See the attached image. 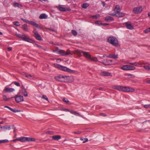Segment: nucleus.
I'll return each mask as SVG.
<instances>
[{
	"label": "nucleus",
	"mask_w": 150,
	"mask_h": 150,
	"mask_svg": "<svg viewBox=\"0 0 150 150\" xmlns=\"http://www.w3.org/2000/svg\"><path fill=\"white\" fill-rule=\"evenodd\" d=\"M35 37L36 38L39 40H42V39L40 36V35L38 33L36 35H35Z\"/></svg>",
	"instance_id": "24"
},
{
	"label": "nucleus",
	"mask_w": 150,
	"mask_h": 150,
	"mask_svg": "<svg viewBox=\"0 0 150 150\" xmlns=\"http://www.w3.org/2000/svg\"><path fill=\"white\" fill-rule=\"evenodd\" d=\"M22 40L23 41L31 43H33L35 42V41L33 40H32L31 39L27 38L25 35L22 38Z\"/></svg>",
	"instance_id": "12"
},
{
	"label": "nucleus",
	"mask_w": 150,
	"mask_h": 150,
	"mask_svg": "<svg viewBox=\"0 0 150 150\" xmlns=\"http://www.w3.org/2000/svg\"><path fill=\"white\" fill-rule=\"evenodd\" d=\"M54 66L56 68L58 69H59L60 70V68L61 67L62 65H60L57 64H54Z\"/></svg>",
	"instance_id": "31"
},
{
	"label": "nucleus",
	"mask_w": 150,
	"mask_h": 150,
	"mask_svg": "<svg viewBox=\"0 0 150 150\" xmlns=\"http://www.w3.org/2000/svg\"><path fill=\"white\" fill-rule=\"evenodd\" d=\"M23 142L35 141V139L34 138L29 137H22Z\"/></svg>",
	"instance_id": "8"
},
{
	"label": "nucleus",
	"mask_w": 150,
	"mask_h": 150,
	"mask_svg": "<svg viewBox=\"0 0 150 150\" xmlns=\"http://www.w3.org/2000/svg\"><path fill=\"white\" fill-rule=\"evenodd\" d=\"M71 33L74 36H76L77 35V33L76 31L74 30H71Z\"/></svg>",
	"instance_id": "40"
},
{
	"label": "nucleus",
	"mask_w": 150,
	"mask_h": 150,
	"mask_svg": "<svg viewBox=\"0 0 150 150\" xmlns=\"http://www.w3.org/2000/svg\"><path fill=\"white\" fill-rule=\"evenodd\" d=\"M13 83H14V84L15 85L17 86H20V85L18 82H17L16 81H14L13 82Z\"/></svg>",
	"instance_id": "45"
},
{
	"label": "nucleus",
	"mask_w": 150,
	"mask_h": 150,
	"mask_svg": "<svg viewBox=\"0 0 150 150\" xmlns=\"http://www.w3.org/2000/svg\"><path fill=\"white\" fill-rule=\"evenodd\" d=\"M48 29L51 31H52L53 32H54L55 31L54 30L53 28H48Z\"/></svg>",
	"instance_id": "59"
},
{
	"label": "nucleus",
	"mask_w": 150,
	"mask_h": 150,
	"mask_svg": "<svg viewBox=\"0 0 150 150\" xmlns=\"http://www.w3.org/2000/svg\"><path fill=\"white\" fill-rule=\"evenodd\" d=\"M35 45H36L37 47H38L39 49H43V48H42V46H41L36 44H35Z\"/></svg>",
	"instance_id": "52"
},
{
	"label": "nucleus",
	"mask_w": 150,
	"mask_h": 150,
	"mask_svg": "<svg viewBox=\"0 0 150 150\" xmlns=\"http://www.w3.org/2000/svg\"><path fill=\"white\" fill-rule=\"evenodd\" d=\"M81 133V131H78L77 132H75L74 133L76 134H80Z\"/></svg>",
	"instance_id": "55"
},
{
	"label": "nucleus",
	"mask_w": 150,
	"mask_h": 150,
	"mask_svg": "<svg viewBox=\"0 0 150 150\" xmlns=\"http://www.w3.org/2000/svg\"><path fill=\"white\" fill-rule=\"evenodd\" d=\"M102 63L105 65H109L112 64V60L109 59H106L103 61Z\"/></svg>",
	"instance_id": "9"
},
{
	"label": "nucleus",
	"mask_w": 150,
	"mask_h": 150,
	"mask_svg": "<svg viewBox=\"0 0 150 150\" xmlns=\"http://www.w3.org/2000/svg\"><path fill=\"white\" fill-rule=\"evenodd\" d=\"M69 51H70L69 50H67L66 52H65L63 50H60L58 51V54L62 56L67 55L69 54L72 55V53H71L69 52Z\"/></svg>",
	"instance_id": "4"
},
{
	"label": "nucleus",
	"mask_w": 150,
	"mask_h": 150,
	"mask_svg": "<svg viewBox=\"0 0 150 150\" xmlns=\"http://www.w3.org/2000/svg\"><path fill=\"white\" fill-rule=\"evenodd\" d=\"M13 23L14 25H15L17 26H19L20 25L18 21H15L13 22Z\"/></svg>",
	"instance_id": "49"
},
{
	"label": "nucleus",
	"mask_w": 150,
	"mask_h": 150,
	"mask_svg": "<svg viewBox=\"0 0 150 150\" xmlns=\"http://www.w3.org/2000/svg\"><path fill=\"white\" fill-rule=\"evenodd\" d=\"M125 25L128 29L132 30L133 29V27L131 23H125Z\"/></svg>",
	"instance_id": "19"
},
{
	"label": "nucleus",
	"mask_w": 150,
	"mask_h": 150,
	"mask_svg": "<svg viewBox=\"0 0 150 150\" xmlns=\"http://www.w3.org/2000/svg\"><path fill=\"white\" fill-rule=\"evenodd\" d=\"M11 111H12V112H21V110H17L16 109H12V110H11Z\"/></svg>",
	"instance_id": "37"
},
{
	"label": "nucleus",
	"mask_w": 150,
	"mask_h": 150,
	"mask_svg": "<svg viewBox=\"0 0 150 150\" xmlns=\"http://www.w3.org/2000/svg\"><path fill=\"white\" fill-rule=\"evenodd\" d=\"M115 9H116L117 11L119 10L120 9V6L118 5H116L115 8Z\"/></svg>",
	"instance_id": "51"
},
{
	"label": "nucleus",
	"mask_w": 150,
	"mask_h": 150,
	"mask_svg": "<svg viewBox=\"0 0 150 150\" xmlns=\"http://www.w3.org/2000/svg\"><path fill=\"white\" fill-rule=\"evenodd\" d=\"M60 70L63 71H66L69 73H74V71L71 70L66 67L61 66Z\"/></svg>",
	"instance_id": "6"
},
{
	"label": "nucleus",
	"mask_w": 150,
	"mask_h": 150,
	"mask_svg": "<svg viewBox=\"0 0 150 150\" xmlns=\"http://www.w3.org/2000/svg\"><path fill=\"white\" fill-rule=\"evenodd\" d=\"M101 75L103 76H112V75L111 74V73L108 72L107 71H104L102 72L101 74Z\"/></svg>",
	"instance_id": "17"
},
{
	"label": "nucleus",
	"mask_w": 150,
	"mask_h": 150,
	"mask_svg": "<svg viewBox=\"0 0 150 150\" xmlns=\"http://www.w3.org/2000/svg\"><path fill=\"white\" fill-rule=\"evenodd\" d=\"M107 57L112 58L113 59H116L118 57V55H115L114 54H110L109 55L107 56Z\"/></svg>",
	"instance_id": "18"
},
{
	"label": "nucleus",
	"mask_w": 150,
	"mask_h": 150,
	"mask_svg": "<svg viewBox=\"0 0 150 150\" xmlns=\"http://www.w3.org/2000/svg\"><path fill=\"white\" fill-rule=\"evenodd\" d=\"M150 32V27L144 30V32L145 33H147Z\"/></svg>",
	"instance_id": "39"
},
{
	"label": "nucleus",
	"mask_w": 150,
	"mask_h": 150,
	"mask_svg": "<svg viewBox=\"0 0 150 150\" xmlns=\"http://www.w3.org/2000/svg\"><path fill=\"white\" fill-rule=\"evenodd\" d=\"M128 70H134L135 69V68L134 66L128 65Z\"/></svg>",
	"instance_id": "25"
},
{
	"label": "nucleus",
	"mask_w": 150,
	"mask_h": 150,
	"mask_svg": "<svg viewBox=\"0 0 150 150\" xmlns=\"http://www.w3.org/2000/svg\"><path fill=\"white\" fill-rule=\"evenodd\" d=\"M58 8L60 11H69L68 9H66L65 8L61 6H59L58 7Z\"/></svg>",
	"instance_id": "23"
},
{
	"label": "nucleus",
	"mask_w": 150,
	"mask_h": 150,
	"mask_svg": "<svg viewBox=\"0 0 150 150\" xmlns=\"http://www.w3.org/2000/svg\"><path fill=\"white\" fill-rule=\"evenodd\" d=\"M108 42L112 45L117 47L118 44V42L116 37L114 36H110L108 39Z\"/></svg>",
	"instance_id": "1"
},
{
	"label": "nucleus",
	"mask_w": 150,
	"mask_h": 150,
	"mask_svg": "<svg viewBox=\"0 0 150 150\" xmlns=\"http://www.w3.org/2000/svg\"><path fill=\"white\" fill-rule=\"evenodd\" d=\"M144 68L148 70H150V67L148 65H145Z\"/></svg>",
	"instance_id": "42"
},
{
	"label": "nucleus",
	"mask_w": 150,
	"mask_h": 150,
	"mask_svg": "<svg viewBox=\"0 0 150 150\" xmlns=\"http://www.w3.org/2000/svg\"><path fill=\"white\" fill-rule=\"evenodd\" d=\"M23 30L25 31H28V28L26 24H24L23 26Z\"/></svg>",
	"instance_id": "28"
},
{
	"label": "nucleus",
	"mask_w": 150,
	"mask_h": 150,
	"mask_svg": "<svg viewBox=\"0 0 150 150\" xmlns=\"http://www.w3.org/2000/svg\"><path fill=\"white\" fill-rule=\"evenodd\" d=\"M80 139L81 140L83 141V143H85L86 142L88 141V139L87 138H84L81 137L80 138Z\"/></svg>",
	"instance_id": "36"
},
{
	"label": "nucleus",
	"mask_w": 150,
	"mask_h": 150,
	"mask_svg": "<svg viewBox=\"0 0 150 150\" xmlns=\"http://www.w3.org/2000/svg\"><path fill=\"white\" fill-rule=\"evenodd\" d=\"M68 77H69V76H66L60 75L55 76L54 79L56 80L59 81L66 82L67 81L66 79Z\"/></svg>",
	"instance_id": "2"
},
{
	"label": "nucleus",
	"mask_w": 150,
	"mask_h": 150,
	"mask_svg": "<svg viewBox=\"0 0 150 150\" xmlns=\"http://www.w3.org/2000/svg\"><path fill=\"white\" fill-rule=\"evenodd\" d=\"M21 19L24 22L27 23L29 24L35 26L36 28L39 29H41V27H40L38 24L33 21L26 20L23 19V18H21Z\"/></svg>",
	"instance_id": "3"
},
{
	"label": "nucleus",
	"mask_w": 150,
	"mask_h": 150,
	"mask_svg": "<svg viewBox=\"0 0 150 150\" xmlns=\"http://www.w3.org/2000/svg\"><path fill=\"white\" fill-rule=\"evenodd\" d=\"M24 93L23 94V95L25 96H28V93L26 91V89H24Z\"/></svg>",
	"instance_id": "43"
},
{
	"label": "nucleus",
	"mask_w": 150,
	"mask_h": 150,
	"mask_svg": "<svg viewBox=\"0 0 150 150\" xmlns=\"http://www.w3.org/2000/svg\"><path fill=\"white\" fill-rule=\"evenodd\" d=\"M15 99L16 102L19 103L23 101V96L17 95L16 96Z\"/></svg>",
	"instance_id": "7"
},
{
	"label": "nucleus",
	"mask_w": 150,
	"mask_h": 150,
	"mask_svg": "<svg viewBox=\"0 0 150 150\" xmlns=\"http://www.w3.org/2000/svg\"><path fill=\"white\" fill-rule=\"evenodd\" d=\"M14 98V97H11L10 98H7V97H6V96L5 95H4L3 96V98L4 100L5 101H8L9 100V99H10L11 98Z\"/></svg>",
	"instance_id": "27"
},
{
	"label": "nucleus",
	"mask_w": 150,
	"mask_h": 150,
	"mask_svg": "<svg viewBox=\"0 0 150 150\" xmlns=\"http://www.w3.org/2000/svg\"><path fill=\"white\" fill-rule=\"evenodd\" d=\"M89 59L91 60V61L94 62H96L98 60L97 59L96 57H91V58H90Z\"/></svg>",
	"instance_id": "33"
},
{
	"label": "nucleus",
	"mask_w": 150,
	"mask_h": 150,
	"mask_svg": "<svg viewBox=\"0 0 150 150\" xmlns=\"http://www.w3.org/2000/svg\"><path fill=\"white\" fill-rule=\"evenodd\" d=\"M62 100L64 102L66 103L67 104H69V101L67 99L66 100V99L65 98H63Z\"/></svg>",
	"instance_id": "41"
},
{
	"label": "nucleus",
	"mask_w": 150,
	"mask_h": 150,
	"mask_svg": "<svg viewBox=\"0 0 150 150\" xmlns=\"http://www.w3.org/2000/svg\"><path fill=\"white\" fill-rule=\"evenodd\" d=\"M52 132H50V131H47L46 132V133L50 134H52Z\"/></svg>",
	"instance_id": "63"
},
{
	"label": "nucleus",
	"mask_w": 150,
	"mask_h": 150,
	"mask_svg": "<svg viewBox=\"0 0 150 150\" xmlns=\"http://www.w3.org/2000/svg\"><path fill=\"white\" fill-rule=\"evenodd\" d=\"M100 15L98 14H96V15L91 16V17H92L93 18H97L99 17H100Z\"/></svg>",
	"instance_id": "38"
},
{
	"label": "nucleus",
	"mask_w": 150,
	"mask_h": 150,
	"mask_svg": "<svg viewBox=\"0 0 150 150\" xmlns=\"http://www.w3.org/2000/svg\"><path fill=\"white\" fill-rule=\"evenodd\" d=\"M102 4L103 5V6L104 7L105 6V2H103V1H102Z\"/></svg>",
	"instance_id": "64"
},
{
	"label": "nucleus",
	"mask_w": 150,
	"mask_h": 150,
	"mask_svg": "<svg viewBox=\"0 0 150 150\" xmlns=\"http://www.w3.org/2000/svg\"><path fill=\"white\" fill-rule=\"evenodd\" d=\"M17 141L23 142L22 137H21L20 138H17L12 140L13 142H15Z\"/></svg>",
	"instance_id": "29"
},
{
	"label": "nucleus",
	"mask_w": 150,
	"mask_h": 150,
	"mask_svg": "<svg viewBox=\"0 0 150 150\" xmlns=\"http://www.w3.org/2000/svg\"><path fill=\"white\" fill-rule=\"evenodd\" d=\"M105 20L107 22H110V21H114V19L112 17L108 16L105 18Z\"/></svg>",
	"instance_id": "16"
},
{
	"label": "nucleus",
	"mask_w": 150,
	"mask_h": 150,
	"mask_svg": "<svg viewBox=\"0 0 150 150\" xmlns=\"http://www.w3.org/2000/svg\"><path fill=\"white\" fill-rule=\"evenodd\" d=\"M25 76L27 77L28 78H30L31 77V75L30 74H26V75H25Z\"/></svg>",
	"instance_id": "53"
},
{
	"label": "nucleus",
	"mask_w": 150,
	"mask_h": 150,
	"mask_svg": "<svg viewBox=\"0 0 150 150\" xmlns=\"http://www.w3.org/2000/svg\"><path fill=\"white\" fill-rule=\"evenodd\" d=\"M3 129H4L10 130L11 129V126L6 125L3 126Z\"/></svg>",
	"instance_id": "30"
},
{
	"label": "nucleus",
	"mask_w": 150,
	"mask_h": 150,
	"mask_svg": "<svg viewBox=\"0 0 150 150\" xmlns=\"http://www.w3.org/2000/svg\"><path fill=\"white\" fill-rule=\"evenodd\" d=\"M52 138L54 140H58L61 138V136L60 135H54L52 137Z\"/></svg>",
	"instance_id": "20"
},
{
	"label": "nucleus",
	"mask_w": 150,
	"mask_h": 150,
	"mask_svg": "<svg viewBox=\"0 0 150 150\" xmlns=\"http://www.w3.org/2000/svg\"><path fill=\"white\" fill-rule=\"evenodd\" d=\"M109 25V24L107 23H102L101 25Z\"/></svg>",
	"instance_id": "56"
},
{
	"label": "nucleus",
	"mask_w": 150,
	"mask_h": 150,
	"mask_svg": "<svg viewBox=\"0 0 150 150\" xmlns=\"http://www.w3.org/2000/svg\"><path fill=\"white\" fill-rule=\"evenodd\" d=\"M121 69L123 70H128V65H123L121 67Z\"/></svg>",
	"instance_id": "26"
},
{
	"label": "nucleus",
	"mask_w": 150,
	"mask_h": 150,
	"mask_svg": "<svg viewBox=\"0 0 150 150\" xmlns=\"http://www.w3.org/2000/svg\"><path fill=\"white\" fill-rule=\"evenodd\" d=\"M19 4L17 3H16L14 4V5L15 6H16L19 7Z\"/></svg>",
	"instance_id": "54"
},
{
	"label": "nucleus",
	"mask_w": 150,
	"mask_h": 150,
	"mask_svg": "<svg viewBox=\"0 0 150 150\" xmlns=\"http://www.w3.org/2000/svg\"><path fill=\"white\" fill-rule=\"evenodd\" d=\"M127 75L130 78H132V74H128Z\"/></svg>",
	"instance_id": "58"
},
{
	"label": "nucleus",
	"mask_w": 150,
	"mask_h": 150,
	"mask_svg": "<svg viewBox=\"0 0 150 150\" xmlns=\"http://www.w3.org/2000/svg\"><path fill=\"white\" fill-rule=\"evenodd\" d=\"M9 141L7 139L0 140V144L8 142Z\"/></svg>",
	"instance_id": "35"
},
{
	"label": "nucleus",
	"mask_w": 150,
	"mask_h": 150,
	"mask_svg": "<svg viewBox=\"0 0 150 150\" xmlns=\"http://www.w3.org/2000/svg\"><path fill=\"white\" fill-rule=\"evenodd\" d=\"M144 107L145 108H150V104L148 105H144Z\"/></svg>",
	"instance_id": "47"
},
{
	"label": "nucleus",
	"mask_w": 150,
	"mask_h": 150,
	"mask_svg": "<svg viewBox=\"0 0 150 150\" xmlns=\"http://www.w3.org/2000/svg\"><path fill=\"white\" fill-rule=\"evenodd\" d=\"M112 88L114 89L122 91V86L114 85L112 86Z\"/></svg>",
	"instance_id": "14"
},
{
	"label": "nucleus",
	"mask_w": 150,
	"mask_h": 150,
	"mask_svg": "<svg viewBox=\"0 0 150 150\" xmlns=\"http://www.w3.org/2000/svg\"><path fill=\"white\" fill-rule=\"evenodd\" d=\"M134 89L131 88L122 86V91L126 92H133Z\"/></svg>",
	"instance_id": "5"
},
{
	"label": "nucleus",
	"mask_w": 150,
	"mask_h": 150,
	"mask_svg": "<svg viewBox=\"0 0 150 150\" xmlns=\"http://www.w3.org/2000/svg\"><path fill=\"white\" fill-rule=\"evenodd\" d=\"M142 7H138L134 8L133 9V11L135 14L141 13L142 11Z\"/></svg>",
	"instance_id": "11"
},
{
	"label": "nucleus",
	"mask_w": 150,
	"mask_h": 150,
	"mask_svg": "<svg viewBox=\"0 0 150 150\" xmlns=\"http://www.w3.org/2000/svg\"><path fill=\"white\" fill-rule=\"evenodd\" d=\"M8 50L9 51H10L12 50V47H8Z\"/></svg>",
	"instance_id": "62"
},
{
	"label": "nucleus",
	"mask_w": 150,
	"mask_h": 150,
	"mask_svg": "<svg viewBox=\"0 0 150 150\" xmlns=\"http://www.w3.org/2000/svg\"><path fill=\"white\" fill-rule=\"evenodd\" d=\"M4 91H5L6 92H13L15 91L14 89L12 88H9L8 87H6L4 89Z\"/></svg>",
	"instance_id": "15"
},
{
	"label": "nucleus",
	"mask_w": 150,
	"mask_h": 150,
	"mask_svg": "<svg viewBox=\"0 0 150 150\" xmlns=\"http://www.w3.org/2000/svg\"><path fill=\"white\" fill-rule=\"evenodd\" d=\"M47 17V16L45 13H42L39 16V18L40 19H46Z\"/></svg>",
	"instance_id": "21"
},
{
	"label": "nucleus",
	"mask_w": 150,
	"mask_h": 150,
	"mask_svg": "<svg viewBox=\"0 0 150 150\" xmlns=\"http://www.w3.org/2000/svg\"><path fill=\"white\" fill-rule=\"evenodd\" d=\"M115 16L117 17H121L124 16L125 15L124 13L120 12L118 11L115 12L114 14Z\"/></svg>",
	"instance_id": "13"
},
{
	"label": "nucleus",
	"mask_w": 150,
	"mask_h": 150,
	"mask_svg": "<svg viewBox=\"0 0 150 150\" xmlns=\"http://www.w3.org/2000/svg\"><path fill=\"white\" fill-rule=\"evenodd\" d=\"M129 63V64H131V65H134V66H137V62H135L134 63Z\"/></svg>",
	"instance_id": "48"
},
{
	"label": "nucleus",
	"mask_w": 150,
	"mask_h": 150,
	"mask_svg": "<svg viewBox=\"0 0 150 150\" xmlns=\"http://www.w3.org/2000/svg\"><path fill=\"white\" fill-rule=\"evenodd\" d=\"M71 113L74 114L76 116H79L80 117L81 116V114H79V113L75 111L71 110Z\"/></svg>",
	"instance_id": "22"
},
{
	"label": "nucleus",
	"mask_w": 150,
	"mask_h": 150,
	"mask_svg": "<svg viewBox=\"0 0 150 150\" xmlns=\"http://www.w3.org/2000/svg\"><path fill=\"white\" fill-rule=\"evenodd\" d=\"M4 107L8 108L9 109L11 110H12V108H10V107H9V106H5Z\"/></svg>",
	"instance_id": "57"
},
{
	"label": "nucleus",
	"mask_w": 150,
	"mask_h": 150,
	"mask_svg": "<svg viewBox=\"0 0 150 150\" xmlns=\"http://www.w3.org/2000/svg\"><path fill=\"white\" fill-rule=\"evenodd\" d=\"M100 115H102V116H106L107 115L106 114H104L103 113H100Z\"/></svg>",
	"instance_id": "61"
},
{
	"label": "nucleus",
	"mask_w": 150,
	"mask_h": 150,
	"mask_svg": "<svg viewBox=\"0 0 150 150\" xmlns=\"http://www.w3.org/2000/svg\"><path fill=\"white\" fill-rule=\"evenodd\" d=\"M16 35L18 37L22 39V38H23V36H24V35H22L20 34H16Z\"/></svg>",
	"instance_id": "34"
},
{
	"label": "nucleus",
	"mask_w": 150,
	"mask_h": 150,
	"mask_svg": "<svg viewBox=\"0 0 150 150\" xmlns=\"http://www.w3.org/2000/svg\"><path fill=\"white\" fill-rule=\"evenodd\" d=\"M95 23L98 24L99 25H101L102 23L100 21H96L95 22Z\"/></svg>",
	"instance_id": "46"
},
{
	"label": "nucleus",
	"mask_w": 150,
	"mask_h": 150,
	"mask_svg": "<svg viewBox=\"0 0 150 150\" xmlns=\"http://www.w3.org/2000/svg\"><path fill=\"white\" fill-rule=\"evenodd\" d=\"M65 111H67L70 112L71 113V110H70L69 109H65Z\"/></svg>",
	"instance_id": "60"
},
{
	"label": "nucleus",
	"mask_w": 150,
	"mask_h": 150,
	"mask_svg": "<svg viewBox=\"0 0 150 150\" xmlns=\"http://www.w3.org/2000/svg\"><path fill=\"white\" fill-rule=\"evenodd\" d=\"M79 53L80 54L82 53L83 56L87 59H89L91 58V55L88 52L80 51H79Z\"/></svg>",
	"instance_id": "10"
},
{
	"label": "nucleus",
	"mask_w": 150,
	"mask_h": 150,
	"mask_svg": "<svg viewBox=\"0 0 150 150\" xmlns=\"http://www.w3.org/2000/svg\"><path fill=\"white\" fill-rule=\"evenodd\" d=\"M42 98L46 100H47L48 101V98L47 97V96L45 95H43L42 97Z\"/></svg>",
	"instance_id": "44"
},
{
	"label": "nucleus",
	"mask_w": 150,
	"mask_h": 150,
	"mask_svg": "<svg viewBox=\"0 0 150 150\" xmlns=\"http://www.w3.org/2000/svg\"><path fill=\"white\" fill-rule=\"evenodd\" d=\"M33 33L35 35L38 33V32L36 31L35 29H34L33 31Z\"/></svg>",
	"instance_id": "50"
},
{
	"label": "nucleus",
	"mask_w": 150,
	"mask_h": 150,
	"mask_svg": "<svg viewBox=\"0 0 150 150\" xmlns=\"http://www.w3.org/2000/svg\"><path fill=\"white\" fill-rule=\"evenodd\" d=\"M89 6V4L86 3L83 4L82 7L83 8H86Z\"/></svg>",
	"instance_id": "32"
}]
</instances>
